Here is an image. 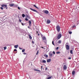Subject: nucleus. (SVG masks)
Segmentation results:
<instances>
[{"mask_svg": "<svg viewBox=\"0 0 79 79\" xmlns=\"http://www.w3.org/2000/svg\"><path fill=\"white\" fill-rule=\"evenodd\" d=\"M33 6L35 7V8H37V9H39V8H38L37 7H36V6L35 5H34Z\"/></svg>", "mask_w": 79, "mask_h": 79, "instance_id": "4be33fe9", "label": "nucleus"}, {"mask_svg": "<svg viewBox=\"0 0 79 79\" xmlns=\"http://www.w3.org/2000/svg\"><path fill=\"white\" fill-rule=\"evenodd\" d=\"M67 52H68V53H69V50L68 51H67Z\"/></svg>", "mask_w": 79, "mask_h": 79, "instance_id": "a18cd8bd", "label": "nucleus"}, {"mask_svg": "<svg viewBox=\"0 0 79 79\" xmlns=\"http://www.w3.org/2000/svg\"><path fill=\"white\" fill-rule=\"evenodd\" d=\"M1 6L3 7L4 9H6V10H7L8 9L7 5L6 4H2L1 5Z\"/></svg>", "mask_w": 79, "mask_h": 79, "instance_id": "f257e3e1", "label": "nucleus"}, {"mask_svg": "<svg viewBox=\"0 0 79 79\" xmlns=\"http://www.w3.org/2000/svg\"><path fill=\"white\" fill-rule=\"evenodd\" d=\"M69 34H72V32L69 31Z\"/></svg>", "mask_w": 79, "mask_h": 79, "instance_id": "393cba45", "label": "nucleus"}, {"mask_svg": "<svg viewBox=\"0 0 79 79\" xmlns=\"http://www.w3.org/2000/svg\"><path fill=\"white\" fill-rule=\"evenodd\" d=\"M57 40L56 41V44H60L61 43V40H59L58 41V42H57Z\"/></svg>", "mask_w": 79, "mask_h": 79, "instance_id": "6e6552de", "label": "nucleus"}, {"mask_svg": "<svg viewBox=\"0 0 79 79\" xmlns=\"http://www.w3.org/2000/svg\"><path fill=\"white\" fill-rule=\"evenodd\" d=\"M29 39L31 40V39H32V37L31 36V35H29Z\"/></svg>", "mask_w": 79, "mask_h": 79, "instance_id": "f3484780", "label": "nucleus"}, {"mask_svg": "<svg viewBox=\"0 0 79 79\" xmlns=\"http://www.w3.org/2000/svg\"><path fill=\"white\" fill-rule=\"evenodd\" d=\"M47 24H50V20H48L47 21Z\"/></svg>", "mask_w": 79, "mask_h": 79, "instance_id": "ddd939ff", "label": "nucleus"}, {"mask_svg": "<svg viewBox=\"0 0 79 79\" xmlns=\"http://www.w3.org/2000/svg\"><path fill=\"white\" fill-rule=\"evenodd\" d=\"M53 53L54 54V55H55V51L53 52Z\"/></svg>", "mask_w": 79, "mask_h": 79, "instance_id": "c9c22d12", "label": "nucleus"}, {"mask_svg": "<svg viewBox=\"0 0 79 79\" xmlns=\"http://www.w3.org/2000/svg\"><path fill=\"white\" fill-rule=\"evenodd\" d=\"M25 20L26 21H28V19H27V18H25Z\"/></svg>", "mask_w": 79, "mask_h": 79, "instance_id": "cd10ccee", "label": "nucleus"}, {"mask_svg": "<svg viewBox=\"0 0 79 79\" xmlns=\"http://www.w3.org/2000/svg\"><path fill=\"white\" fill-rule=\"evenodd\" d=\"M21 24H22V26H24V24L23 23H21Z\"/></svg>", "mask_w": 79, "mask_h": 79, "instance_id": "c756f323", "label": "nucleus"}, {"mask_svg": "<svg viewBox=\"0 0 79 79\" xmlns=\"http://www.w3.org/2000/svg\"><path fill=\"white\" fill-rule=\"evenodd\" d=\"M48 54L49 58H52V57L53 56V53H52V52H49Z\"/></svg>", "mask_w": 79, "mask_h": 79, "instance_id": "20e7f679", "label": "nucleus"}, {"mask_svg": "<svg viewBox=\"0 0 79 79\" xmlns=\"http://www.w3.org/2000/svg\"><path fill=\"white\" fill-rule=\"evenodd\" d=\"M23 55H26V53L24 52L23 53Z\"/></svg>", "mask_w": 79, "mask_h": 79, "instance_id": "58836bf2", "label": "nucleus"}, {"mask_svg": "<svg viewBox=\"0 0 79 79\" xmlns=\"http://www.w3.org/2000/svg\"><path fill=\"white\" fill-rule=\"evenodd\" d=\"M32 44H34V41H32Z\"/></svg>", "mask_w": 79, "mask_h": 79, "instance_id": "49530a36", "label": "nucleus"}, {"mask_svg": "<svg viewBox=\"0 0 79 79\" xmlns=\"http://www.w3.org/2000/svg\"><path fill=\"white\" fill-rule=\"evenodd\" d=\"M26 18H28V19H31V18L30 17V16L27 15H26Z\"/></svg>", "mask_w": 79, "mask_h": 79, "instance_id": "f8f14e48", "label": "nucleus"}, {"mask_svg": "<svg viewBox=\"0 0 79 79\" xmlns=\"http://www.w3.org/2000/svg\"><path fill=\"white\" fill-rule=\"evenodd\" d=\"M0 8H1V10H3V8L2 7H0Z\"/></svg>", "mask_w": 79, "mask_h": 79, "instance_id": "473e14b6", "label": "nucleus"}, {"mask_svg": "<svg viewBox=\"0 0 79 79\" xmlns=\"http://www.w3.org/2000/svg\"><path fill=\"white\" fill-rule=\"evenodd\" d=\"M44 56L46 58H47L48 57V56L46 54H45L44 55Z\"/></svg>", "mask_w": 79, "mask_h": 79, "instance_id": "412c9836", "label": "nucleus"}, {"mask_svg": "<svg viewBox=\"0 0 79 79\" xmlns=\"http://www.w3.org/2000/svg\"><path fill=\"white\" fill-rule=\"evenodd\" d=\"M14 52H16V51H17V50H16V49H15L14 50Z\"/></svg>", "mask_w": 79, "mask_h": 79, "instance_id": "f704fd0d", "label": "nucleus"}, {"mask_svg": "<svg viewBox=\"0 0 79 79\" xmlns=\"http://www.w3.org/2000/svg\"><path fill=\"white\" fill-rule=\"evenodd\" d=\"M35 71H39V72H40V70H39L36 69Z\"/></svg>", "mask_w": 79, "mask_h": 79, "instance_id": "b1692460", "label": "nucleus"}, {"mask_svg": "<svg viewBox=\"0 0 79 79\" xmlns=\"http://www.w3.org/2000/svg\"><path fill=\"white\" fill-rule=\"evenodd\" d=\"M63 69L64 70H66V69H67V67L66 66V65H64V66Z\"/></svg>", "mask_w": 79, "mask_h": 79, "instance_id": "9d476101", "label": "nucleus"}, {"mask_svg": "<svg viewBox=\"0 0 79 79\" xmlns=\"http://www.w3.org/2000/svg\"><path fill=\"white\" fill-rule=\"evenodd\" d=\"M28 27V28H29V26Z\"/></svg>", "mask_w": 79, "mask_h": 79, "instance_id": "3c124183", "label": "nucleus"}, {"mask_svg": "<svg viewBox=\"0 0 79 79\" xmlns=\"http://www.w3.org/2000/svg\"><path fill=\"white\" fill-rule=\"evenodd\" d=\"M38 53H39V51H37V52L36 53V55H38Z\"/></svg>", "mask_w": 79, "mask_h": 79, "instance_id": "7c9ffc66", "label": "nucleus"}, {"mask_svg": "<svg viewBox=\"0 0 79 79\" xmlns=\"http://www.w3.org/2000/svg\"><path fill=\"white\" fill-rule=\"evenodd\" d=\"M71 57H69L68 58V59H69V60H71Z\"/></svg>", "mask_w": 79, "mask_h": 79, "instance_id": "37998d69", "label": "nucleus"}, {"mask_svg": "<svg viewBox=\"0 0 79 79\" xmlns=\"http://www.w3.org/2000/svg\"><path fill=\"white\" fill-rule=\"evenodd\" d=\"M59 48V47H57L56 48V50H58Z\"/></svg>", "mask_w": 79, "mask_h": 79, "instance_id": "4c0bfd02", "label": "nucleus"}, {"mask_svg": "<svg viewBox=\"0 0 79 79\" xmlns=\"http://www.w3.org/2000/svg\"><path fill=\"white\" fill-rule=\"evenodd\" d=\"M18 9H19V10H20V8H19V7H18Z\"/></svg>", "mask_w": 79, "mask_h": 79, "instance_id": "79ce46f5", "label": "nucleus"}, {"mask_svg": "<svg viewBox=\"0 0 79 79\" xmlns=\"http://www.w3.org/2000/svg\"><path fill=\"white\" fill-rule=\"evenodd\" d=\"M19 49H20V50H23V49H22V48H19Z\"/></svg>", "mask_w": 79, "mask_h": 79, "instance_id": "a19ab883", "label": "nucleus"}, {"mask_svg": "<svg viewBox=\"0 0 79 79\" xmlns=\"http://www.w3.org/2000/svg\"><path fill=\"white\" fill-rule=\"evenodd\" d=\"M41 48H42L45 49V48H44V47H41Z\"/></svg>", "mask_w": 79, "mask_h": 79, "instance_id": "c03bdc74", "label": "nucleus"}, {"mask_svg": "<svg viewBox=\"0 0 79 79\" xmlns=\"http://www.w3.org/2000/svg\"><path fill=\"white\" fill-rule=\"evenodd\" d=\"M42 63H46V60H43Z\"/></svg>", "mask_w": 79, "mask_h": 79, "instance_id": "a211bd4d", "label": "nucleus"}, {"mask_svg": "<svg viewBox=\"0 0 79 79\" xmlns=\"http://www.w3.org/2000/svg\"><path fill=\"white\" fill-rule=\"evenodd\" d=\"M30 9L31 10H32V11H34V12H36V13H38L39 14V13L38 12V11H37V10H35L31 8H30Z\"/></svg>", "mask_w": 79, "mask_h": 79, "instance_id": "423d86ee", "label": "nucleus"}, {"mask_svg": "<svg viewBox=\"0 0 79 79\" xmlns=\"http://www.w3.org/2000/svg\"><path fill=\"white\" fill-rule=\"evenodd\" d=\"M76 27V26H75V25H74L73 26V27H72L73 28H74V27Z\"/></svg>", "mask_w": 79, "mask_h": 79, "instance_id": "2f4dec72", "label": "nucleus"}, {"mask_svg": "<svg viewBox=\"0 0 79 79\" xmlns=\"http://www.w3.org/2000/svg\"><path fill=\"white\" fill-rule=\"evenodd\" d=\"M43 12L45 13V14H48V11L47 10H44L43 11Z\"/></svg>", "mask_w": 79, "mask_h": 79, "instance_id": "1a4fd4ad", "label": "nucleus"}, {"mask_svg": "<svg viewBox=\"0 0 79 79\" xmlns=\"http://www.w3.org/2000/svg\"><path fill=\"white\" fill-rule=\"evenodd\" d=\"M25 51V49H23L22 50V52H24V51Z\"/></svg>", "mask_w": 79, "mask_h": 79, "instance_id": "c85d7f7f", "label": "nucleus"}, {"mask_svg": "<svg viewBox=\"0 0 79 79\" xmlns=\"http://www.w3.org/2000/svg\"><path fill=\"white\" fill-rule=\"evenodd\" d=\"M6 47H4V50H6Z\"/></svg>", "mask_w": 79, "mask_h": 79, "instance_id": "72a5a7b5", "label": "nucleus"}, {"mask_svg": "<svg viewBox=\"0 0 79 79\" xmlns=\"http://www.w3.org/2000/svg\"><path fill=\"white\" fill-rule=\"evenodd\" d=\"M36 33H37V34H38V31H36Z\"/></svg>", "mask_w": 79, "mask_h": 79, "instance_id": "09e8293b", "label": "nucleus"}, {"mask_svg": "<svg viewBox=\"0 0 79 79\" xmlns=\"http://www.w3.org/2000/svg\"><path fill=\"white\" fill-rule=\"evenodd\" d=\"M19 21L21 23V19H19Z\"/></svg>", "mask_w": 79, "mask_h": 79, "instance_id": "e433bc0d", "label": "nucleus"}, {"mask_svg": "<svg viewBox=\"0 0 79 79\" xmlns=\"http://www.w3.org/2000/svg\"><path fill=\"white\" fill-rule=\"evenodd\" d=\"M78 8H79V6L78 7Z\"/></svg>", "mask_w": 79, "mask_h": 79, "instance_id": "603ef678", "label": "nucleus"}, {"mask_svg": "<svg viewBox=\"0 0 79 79\" xmlns=\"http://www.w3.org/2000/svg\"><path fill=\"white\" fill-rule=\"evenodd\" d=\"M52 44H53V45H55V44H54V41H52Z\"/></svg>", "mask_w": 79, "mask_h": 79, "instance_id": "bb28decb", "label": "nucleus"}, {"mask_svg": "<svg viewBox=\"0 0 79 79\" xmlns=\"http://www.w3.org/2000/svg\"><path fill=\"white\" fill-rule=\"evenodd\" d=\"M15 48H17L18 47V45H17L14 46Z\"/></svg>", "mask_w": 79, "mask_h": 79, "instance_id": "dca6fc26", "label": "nucleus"}, {"mask_svg": "<svg viewBox=\"0 0 79 79\" xmlns=\"http://www.w3.org/2000/svg\"><path fill=\"white\" fill-rule=\"evenodd\" d=\"M22 16L23 18H24V17H25V15L24 14H23L22 15Z\"/></svg>", "mask_w": 79, "mask_h": 79, "instance_id": "5701e85b", "label": "nucleus"}, {"mask_svg": "<svg viewBox=\"0 0 79 79\" xmlns=\"http://www.w3.org/2000/svg\"><path fill=\"white\" fill-rule=\"evenodd\" d=\"M42 39L44 43H46L47 42V40L46 39V38L45 36H43L42 37Z\"/></svg>", "mask_w": 79, "mask_h": 79, "instance_id": "f03ea898", "label": "nucleus"}, {"mask_svg": "<svg viewBox=\"0 0 79 79\" xmlns=\"http://www.w3.org/2000/svg\"><path fill=\"white\" fill-rule=\"evenodd\" d=\"M56 53L57 54H59V53H60V52H56Z\"/></svg>", "mask_w": 79, "mask_h": 79, "instance_id": "a878e982", "label": "nucleus"}, {"mask_svg": "<svg viewBox=\"0 0 79 79\" xmlns=\"http://www.w3.org/2000/svg\"><path fill=\"white\" fill-rule=\"evenodd\" d=\"M43 67V66H41V69H42V67Z\"/></svg>", "mask_w": 79, "mask_h": 79, "instance_id": "8fccbe9b", "label": "nucleus"}, {"mask_svg": "<svg viewBox=\"0 0 79 79\" xmlns=\"http://www.w3.org/2000/svg\"><path fill=\"white\" fill-rule=\"evenodd\" d=\"M56 29L58 32H59L60 31V27L58 25L56 27Z\"/></svg>", "mask_w": 79, "mask_h": 79, "instance_id": "7ed1b4c3", "label": "nucleus"}, {"mask_svg": "<svg viewBox=\"0 0 79 79\" xmlns=\"http://www.w3.org/2000/svg\"><path fill=\"white\" fill-rule=\"evenodd\" d=\"M14 5H15V4L14 3H11L9 4L10 6H13Z\"/></svg>", "mask_w": 79, "mask_h": 79, "instance_id": "9b49d317", "label": "nucleus"}, {"mask_svg": "<svg viewBox=\"0 0 79 79\" xmlns=\"http://www.w3.org/2000/svg\"><path fill=\"white\" fill-rule=\"evenodd\" d=\"M50 61H51V59H49L47 60V62L48 63H49V62H50Z\"/></svg>", "mask_w": 79, "mask_h": 79, "instance_id": "4468645a", "label": "nucleus"}, {"mask_svg": "<svg viewBox=\"0 0 79 79\" xmlns=\"http://www.w3.org/2000/svg\"><path fill=\"white\" fill-rule=\"evenodd\" d=\"M38 36H39V35H40V34H39V33L38 34Z\"/></svg>", "mask_w": 79, "mask_h": 79, "instance_id": "de8ad7c7", "label": "nucleus"}, {"mask_svg": "<svg viewBox=\"0 0 79 79\" xmlns=\"http://www.w3.org/2000/svg\"><path fill=\"white\" fill-rule=\"evenodd\" d=\"M45 71H47V68H46L45 69Z\"/></svg>", "mask_w": 79, "mask_h": 79, "instance_id": "ea45409f", "label": "nucleus"}, {"mask_svg": "<svg viewBox=\"0 0 79 79\" xmlns=\"http://www.w3.org/2000/svg\"><path fill=\"white\" fill-rule=\"evenodd\" d=\"M68 43H67L66 44V48L67 50H69V46L68 45Z\"/></svg>", "mask_w": 79, "mask_h": 79, "instance_id": "39448f33", "label": "nucleus"}, {"mask_svg": "<svg viewBox=\"0 0 79 79\" xmlns=\"http://www.w3.org/2000/svg\"><path fill=\"white\" fill-rule=\"evenodd\" d=\"M73 50H71L70 51V53L71 54H73Z\"/></svg>", "mask_w": 79, "mask_h": 79, "instance_id": "6ab92c4d", "label": "nucleus"}, {"mask_svg": "<svg viewBox=\"0 0 79 79\" xmlns=\"http://www.w3.org/2000/svg\"><path fill=\"white\" fill-rule=\"evenodd\" d=\"M75 74V71H73L72 72V75H74Z\"/></svg>", "mask_w": 79, "mask_h": 79, "instance_id": "2eb2a0df", "label": "nucleus"}, {"mask_svg": "<svg viewBox=\"0 0 79 79\" xmlns=\"http://www.w3.org/2000/svg\"><path fill=\"white\" fill-rule=\"evenodd\" d=\"M61 37V34H59L58 35V36H57V39H60Z\"/></svg>", "mask_w": 79, "mask_h": 79, "instance_id": "0eeeda50", "label": "nucleus"}, {"mask_svg": "<svg viewBox=\"0 0 79 79\" xmlns=\"http://www.w3.org/2000/svg\"><path fill=\"white\" fill-rule=\"evenodd\" d=\"M28 22L29 23V26H30L31 25V20H29L28 21Z\"/></svg>", "mask_w": 79, "mask_h": 79, "instance_id": "aec40b11", "label": "nucleus"}]
</instances>
